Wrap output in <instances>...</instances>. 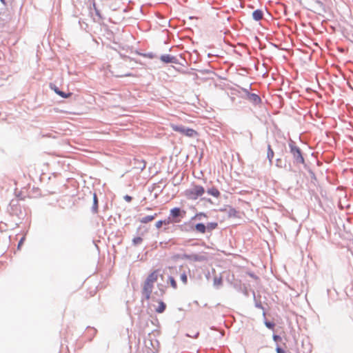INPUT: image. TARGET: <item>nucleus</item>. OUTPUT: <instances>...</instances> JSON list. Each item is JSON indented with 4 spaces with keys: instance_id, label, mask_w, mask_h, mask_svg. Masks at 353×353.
Returning <instances> with one entry per match:
<instances>
[{
    "instance_id": "nucleus-1",
    "label": "nucleus",
    "mask_w": 353,
    "mask_h": 353,
    "mask_svg": "<svg viewBox=\"0 0 353 353\" xmlns=\"http://www.w3.org/2000/svg\"><path fill=\"white\" fill-rule=\"evenodd\" d=\"M159 277L163 279V274L161 272L159 269H157L151 272L145 280L142 286V294L146 300H149L151 298L154 283L157 281Z\"/></svg>"
},
{
    "instance_id": "nucleus-2",
    "label": "nucleus",
    "mask_w": 353,
    "mask_h": 353,
    "mask_svg": "<svg viewBox=\"0 0 353 353\" xmlns=\"http://www.w3.org/2000/svg\"><path fill=\"white\" fill-rule=\"evenodd\" d=\"M205 192L203 187L194 185L192 188L187 189L184 192V195L190 200H196L201 196Z\"/></svg>"
},
{
    "instance_id": "nucleus-3",
    "label": "nucleus",
    "mask_w": 353,
    "mask_h": 353,
    "mask_svg": "<svg viewBox=\"0 0 353 353\" xmlns=\"http://www.w3.org/2000/svg\"><path fill=\"white\" fill-rule=\"evenodd\" d=\"M172 129L181 134L188 137H196L199 135V133L192 128H186L183 125H179L174 123L170 124Z\"/></svg>"
},
{
    "instance_id": "nucleus-4",
    "label": "nucleus",
    "mask_w": 353,
    "mask_h": 353,
    "mask_svg": "<svg viewBox=\"0 0 353 353\" xmlns=\"http://www.w3.org/2000/svg\"><path fill=\"white\" fill-rule=\"evenodd\" d=\"M290 152L293 155L294 159H295L297 163H303L304 159L302 156L301 150L299 148L294 145L293 144H290Z\"/></svg>"
},
{
    "instance_id": "nucleus-5",
    "label": "nucleus",
    "mask_w": 353,
    "mask_h": 353,
    "mask_svg": "<svg viewBox=\"0 0 353 353\" xmlns=\"http://www.w3.org/2000/svg\"><path fill=\"white\" fill-rule=\"evenodd\" d=\"M185 214H186V212L185 210H181L179 208H174L170 210V216L173 219H176L179 216L183 217L185 215ZM179 221H180V220H177V219L174 220V222H175V223H178Z\"/></svg>"
},
{
    "instance_id": "nucleus-6",
    "label": "nucleus",
    "mask_w": 353,
    "mask_h": 353,
    "mask_svg": "<svg viewBox=\"0 0 353 353\" xmlns=\"http://www.w3.org/2000/svg\"><path fill=\"white\" fill-rule=\"evenodd\" d=\"M160 59L164 63H176V59L170 54H164L160 57Z\"/></svg>"
},
{
    "instance_id": "nucleus-7",
    "label": "nucleus",
    "mask_w": 353,
    "mask_h": 353,
    "mask_svg": "<svg viewBox=\"0 0 353 353\" xmlns=\"http://www.w3.org/2000/svg\"><path fill=\"white\" fill-rule=\"evenodd\" d=\"M252 17L255 21H260L263 17V12L261 10H256L252 12Z\"/></svg>"
},
{
    "instance_id": "nucleus-8",
    "label": "nucleus",
    "mask_w": 353,
    "mask_h": 353,
    "mask_svg": "<svg viewBox=\"0 0 353 353\" xmlns=\"http://www.w3.org/2000/svg\"><path fill=\"white\" fill-rule=\"evenodd\" d=\"M51 88H52V89H53V90L57 94H59V96H61L63 98L67 99V98H69V97H70L72 96V93L71 92L65 93L64 92H62V91L59 90V88H57L56 86H54V88H52V87H51Z\"/></svg>"
},
{
    "instance_id": "nucleus-9",
    "label": "nucleus",
    "mask_w": 353,
    "mask_h": 353,
    "mask_svg": "<svg viewBox=\"0 0 353 353\" xmlns=\"http://www.w3.org/2000/svg\"><path fill=\"white\" fill-rule=\"evenodd\" d=\"M185 258L188 259L193 260V261H204L205 259V258L204 256H199L197 254L185 256Z\"/></svg>"
},
{
    "instance_id": "nucleus-10",
    "label": "nucleus",
    "mask_w": 353,
    "mask_h": 353,
    "mask_svg": "<svg viewBox=\"0 0 353 353\" xmlns=\"http://www.w3.org/2000/svg\"><path fill=\"white\" fill-rule=\"evenodd\" d=\"M248 99L254 103H259L261 101L260 97L256 94H248Z\"/></svg>"
},
{
    "instance_id": "nucleus-11",
    "label": "nucleus",
    "mask_w": 353,
    "mask_h": 353,
    "mask_svg": "<svg viewBox=\"0 0 353 353\" xmlns=\"http://www.w3.org/2000/svg\"><path fill=\"white\" fill-rule=\"evenodd\" d=\"M195 230L199 233L204 234L207 231L206 225L203 223H197L195 225Z\"/></svg>"
},
{
    "instance_id": "nucleus-12",
    "label": "nucleus",
    "mask_w": 353,
    "mask_h": 353,
    "mask_svg": "<svg viewBox=\"0 0 353 353\" xmlns=\"http://www.w3.org/2000/svg\"><path fill=\"white\" fill-rule=\"evenodd\" d=\"M157 214H154V215H149V216H144L140 219V222L141 223H149V222L153 221L155 219V217L157 216Z\"/></svg>"
},
{
    "instance_id": "nucleus-13",
    "label": "nucleus",
    "mask_w": 353,
    "mask_h": 353,
    "mask_svg": "<svg viewBox=\"0 0 353 353\" xmlns=\"http://www.w3.org/2000/svg\"><path fill=\"white\" fill-rule=\"evenodd\" d=\"M208 193L216 198L220 196V192L216 188H212L208 190Z\"/></svg>"
},
{
    "instance_id": "nucleus-14",
    "label": "nucleus",
    "mask_w": 353,
    "mask_h": 353,
    "mask_svg": "<svg viewBox=\"0 0 353 353\" xmlns=\"http://www.w3.org/2000/svg\"><path fill=\"white\" fill-rule=\"evenodd\" d=\"M165 308L166 305L162 301H159L158 307L155 309V311L157 313H162L165 311Z\"/></svg>"
},
{
    "instance_id": "nucleus-15",
    "label": "nucleus",
    "mask_w": 353,
    "mask_h": 353,
    "mask_svg": "<svg viewBox=\"0 0 353 353\" xmlns=\"http://www.w3.org/2000/svg\"><path fill=\"white\" fill-rule=\"evenodd\" d=\"M274 153L271 148V145H268L267 156H268V158L270 163H272V159L274 157Z\"/></svg>"
},
{
    "instance_id": "nucleus-16",
    "label": "nucleus",
    "mask_w": 353,
    "mask_h": 353,
    "mask_svg": "<svg viewBox=\"0 0 353 353\" xmlns=\"http://www.w3.org/2000/svg\"><path fill=\"white\" fill-rule=\"evenodd\" d=\"M218 227V223L216 222L208 223L206 225V230L209 232L216 229Z\"/></svg>"
},
{
    "instance_id": "nucleus-17",
    "label": "nucleus",
    "mask_w": 353,
    "mask_h": 353,
    "mask_svg": "<svg viewBox=\"0 0 353 353\" xmlns=\"http://www.w3.org/2000/svg\"><path fill=\"white\" fill-rule=\"evenodd\" d=\"M112 75L116 77H135L134 74H132V73H125V74H119L117 72H115L114 71H112L111 72Z\"/></svg>"
},
{
    "instance_id": "nucleus-18",
    "label": "nucleus",
    "mask_w": 353,
    "mask_h": 353,
    "mask_svg": "<svg viewBox=\"0 0 353 353\" xmlns=\"http://www.w3.org/2000/svg\"><path fill=\"white\" fill-rule=\"evenodd\" d=\"M93 211L94 212H97L98 210V199L96 194H94L93 196Z\"/></svg>"
},
{
    "instance_id": "nucleus-19",
    "label": "nucleus",
    "mask_w": 353,
    "mask_h": 353,
    "mask_svg": "<svg viewBox=\"0 0 353 353\" xmlns=\"http://www.w3.org/2000/svg\"><path fill=\"white\" fill-rule=\"evenodd\" d=\"M168 281H169V282L170 283L171 287L173 289H176L177 288V284H176V281H175L174 277L170 276L168 278Z\"/></svg>"
},
{
    "instance_id": "nucleus-20",
    "label": "nucleus",
    "mask_w": 353,
    "mask_h": 353,
    "mask_svg": "<svg viewBox=\"0 0 353 353\" xmlns=\"http://www.w3.org/2000/svg\"><path fill=\"white\" fill-rule=\"evenodd\" d=\"M229 215L230 216L237 217L238 212L234 208H230L229 210Z\"/></svg>"
},
{
    "instance_id": "nucleus-21",
    "label": "nucleus",
    "mask_w": 353,
    "mask_h": 353,
    "mask_svg": "<svg viewBox=\"0 0 353 353\" xmlns=\"http://www.w3.org/2000/svg\"><path fill=\"white\" fill-rule=\"evenodd\" d=\"M181 281L183 282V284H187L188 283V276H187V274H185V272H183V274H181Z\"/></svg>"
},
{
    "instance_id": "nucleus-22",
    "label": "nucleus",
    "mask_w": 353,
    "mask_h": 353,
    "mask_svg": "<svg viewBox=\"0 0 353 353\" xmlns=\"http://www.w3.org/2000/svg\"><path fill=\"white\" fill-rule=\"evenodd\" d=\"M143 239L142 238L139 237V236H137V237H134L132 240V242L134 243V245H137V244H139L142 242Z\"/></svg>"
},
{
    "instance_id": "nucleus-23",
    "label": "nucleus",
    "mask_w": 353,
    "mask_h": 353,
    "mask_svg": "<svg viewBox=\"0 0 353 353\" xmlns=\"http://www.w3.org/2000/svg\"><path fill=\"white\" fill-rule=\"evenodd\" d=\"M158 287H159V290L160 291L161 295L164 294L165 292V286L161 285V284H159Z\"/></svg>"
},
{
    "instance_id": "nucleus-24",
    "label": "nucleus",
    "mask_w": 353,
    "mask_h": 353,
    "mask_svg": "<svg viewBox=\"0 0 353 353\" xmlns=\"http://www.w3.org/2000/svg\"><path fill=\"white\" fill-rule=\"evenodd\" d=\"M201 217L206 218V217H207L206 214H205V213H204V212H199V213H197V214L194 216V219H201Z\"/></svg>"
},
{
    "instance_id": "nucleus-25",
    "label": "nucleus",
    "mask_w": 353,
    "mask_h": 353,
    "mask_svg": "<svg viewBox=\"0 0 353 353\" xmlns=\"http://www.w3.org/2000/svg\"><path fill=\"white\" fill-rule=\"evenodd\" d=\"M163 223H165L164 221H158L157 222H156L155 226L157 227V228H160L162 227Z\"/></svg>"
},
{
    "instance_id": "nucleus-26",
    "label": "nucleus",
    "mask_w": 353,
    "mask_h": 353,
    "mask_svg": "<svg viewBox=\"0 0 353 353\" xmlns=\"http://www.w3.org/2000/svg\"><path fill=\"white\" fill-rule=\"evenodd\" d=\"M265 325L270 329H273L274 327V324L270 322H265Z\"/></svg>"
},
{
    "instance_id": "nucleus-27",
    "label": "nucleus",
    "mask_w": 353,
    "mask_h": 353,
    "mask_svg": "<svg viewBox=\"0 0 353 353\" xmlns=\"http://www.w3.org/2000/svg\"><path fill=\"white\" fill-rule=\"evenodd\" d=\"M124 199H125L127 202H130V201H132V198L130 196H129V195H125V196H124Z\"/></svg>"
},
{
    "instance_id": "nucleus-28",
    "label": "nucleus",
    "mask_w": 353,
    "mask_h": 353,
    "mask_svg": "<svg viewBox=\"0 0 353 353\" xmlns=\"http://www.w3.org/2000/svg\"><path fill=\"white\" fill-rule=\"evenodd\" d=\"M24 239H25V237L21 238V240H20V241L19 242V244H18V248H19L22 245V244H23V243Z\"/></svg>"
},
{
    "instance_id": "nucleus-29",
    "label": "nucleus",
    "mask_w": 353,
    "mask_h": 353,
    "mask_svg": "<svg viewBox=\"0 0 353 353\" xmlns=\"http://www.w3.org/2000/svg\"><path fill=\"white\" fill-rule=\"evenodd\" d=\"M276 166L280 167V168L282 167L281 160V159H277L276 160Z\"/></svg>"
},
{
    "instance_id": "nucleus-30",
    "label": "nucleus",
    "mask_w": 353,
    "mask_h": 353,
    "mask_svg": "<svg viewBox=\"0 0 353 353\" xmlns=\"http://www.w3.org/2000/svg\"><path fill=\"white\" fill-rule=\"evenodd\" d=\"M276 352L277 353H285V351L283 349H281V347L276 348Z\"/></svg>"
},
{
    "instance_id": "nucleus-31",
    "label": "nucleus",
    "mask_w": 353,
    "mask_h": 353,
    "mask_svg": "<svg viewBox=\"0 0 353 353\" xmlns=\"http://www.w3.org/2000/svg\"><path fill=\"white\" fill-rule=\"evenodd\" d=\"M273 338H274V341H278V340H279V339H281L280 336H277V335H274V336H273Z\"/></svg>"
},
{
    "instance_id": "nucleus-32",
    "label": "nucleus",
    "mask_w": 353,
    "mask_h": 353,
    "mask_svg": "<svg viewBox=\"0 0 353 353\" xmlns=\"http://www.w3.org/2000/svg\"><path fill=\"white\" fill-rule=\"evenodd\" d=\"M146 210H151V208H147Z\"/></svg>"
}]
</instances>
